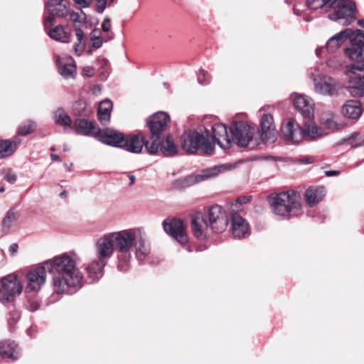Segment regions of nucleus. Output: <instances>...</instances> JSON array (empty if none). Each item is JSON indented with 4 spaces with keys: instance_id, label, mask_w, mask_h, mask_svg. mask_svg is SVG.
Wrapping results in <instances>:
<instances>
[{
    "instance_id": "bb28decb",
    "label": "nucleus",
    "mask_w": 364,
    "mask_h": 364,
    "mask_svg": "<svg viewBox=\"0 0 364 364\" xmlns=\"http://www.w3.org/2000/svg\"><path fill=\"white\" fill-rule=\"evenodd\" d=\"M362 109L360 102L357 100H348L342 107L343 114L349 119H358L361 114Z\"/></svg>"
},
{
    "instance_id": "72a5a7b5",
    "label": "nucleus",
    "mask_w": 364,
    "mask_h": 364,
    "mask_svg": "<svg viewBox=\"0 0 364 364\" xmlns=\"http://www.w3.org/2000/svg\"><path fill=\"white\" fill-rule=\"evenodd\" d=\"M222 168V166H215L204 169L200 174H198L195 176H188L187 178V181L191 183L203 181L204 180L218 176Z\"/></svg>"
},
{
    "instance_id": "393cba45",
    "label": "nucleus",
    "mask_w": 364,
    "mask_h": 364,
    "mask_svg": "<svg viewBox=\"0 0 364 364\" xmlns=\"http://www.w3.org/2000/svg\"><path fill=\"white\" fill-rule=\"evenodd\" d=\"M232 232L235 237L242 238L249 233V225L247 221L239 215L232 217Z\"/></svg>"
},
{
    "instance_id": "4be33fe9",
    "label": "nucleus",
    "mask_w": 364,
    "mask_h": 364,
    "mask_svg": "<svg viewBox=\"0 0 364 364\" xmlns=\"http://www.w3.org/2000/svg\"><path fill=\"white\" fill-rule=\"evenodd\" d=\"M191 228L193 235L197 238L205 236L206 231L210 228L206 215L200 213L195 214L192 218Z\"/></svg>"
},
{
    "instance_id": "2eb2a0df",
    "label": "nucleus",
    "mask_w": 364,
    "mask_h": 364,
    "mask_svg": "<svg viewBox=\"0 0 364 364\" xmlns=\"http://www.w3.org/2000/svg\"><path fill=\"white\" fill-rule=\"evenodd\" d=\"M146 151L150 154H156L161 151L165 156H172L178 153V146L171 135H167L163 141H160V139L152 141L150 146H146Z\"/></svg>"
},
{
    "instance_id": "b1692460",
    "label": "nucleus",
    "mask_w": 364,
    "mask_h": 364,
    "mask_svg": "<svg viewBox=\"0 0 364 364\" xmlns=\"http://www.w3.org/2000/svg\"><path fill=\"white\" fill-rule=\"evenodd\" d=\"M60 74L65 78L73 77L76 73V65L70 56L55 57Z\"/></svg>"
},
{
    "instance_id": "9b49d317",
    "label": "nucleus",
    "mask_w": 364,
    "mask_h": 364,
    "mask_svg": "<svg viewBox=\"0 0 364 364\" xmlns=\"http://www.w3.org/2000/svg\"><path fill=\"white\" fill-rule=\"evenodd\" d=\"M170 117L164 112H158L151 115L147 120V126L151 132V139H160L161 134L167 127Z\"/></svg>"
},
{
    "instance_id": "6ab92c4d",
    "label": "nucleus",
    "mask_w": 364,
    "mask_h": 364,
    "mask_svg": "<svg viewBox=\"0 0 364 364\" xmlns=\"http://www.w3.org/2000/svg\"><path fill=\"white\" fill-rule=\"evenodd\" d=\"M95 135L102 142L118 147H122L125 138L122 133L109 129L98 130L97 133H95Z\"/></svg>"
},
{
    "instance_id": "7ed1b4c3",
    "label": "nucleus",
    "mask_w": 364,
    "mask_h": 364,
    "mask_svg": "<svg viewBox=\"0 0 364 364\" xmlns=\"http://www.w3.org/2000/svg\"><path fill=\"white\" fill-rule=\"evenodd\" d=\"M305 6L309 9L332 10L328 18L343 26L350 24L355 19V4L351 0H306Z\"/></svg>"
},
{
    "instance_id": "bf43d9fd",
    "label": "nucleus",
    "mask_w": 364,
    "mask_h": 364,
    "mask_svg": "<svg viewBox=\"0 0 364 364\" xmlns=\"http://www.w3.org/2000/svg\"><path fill=\"white\" fill-rule=\"evenodd\" d=\"M325 174L327 176H338L339 174V172L337 171H326Z\"/></svg>"
},
{
    "instance_id": "39448f33",
    "label": "nucleus",
    "mask_w": 364,
    "mask_h": 364,
    "mask_svg": "<svg viewBox=\"0 0 364 364\" xmlns=\"http://www.w3.org/2000/svg\"><path fill=\"white\" fill-rule=\"evenodd\" d=\"M209 136L208 129L203 126L196 129L186 131L181 137V147L188 154H196L201 149L203 154L211 155L215 145L210 141Z\"/></svg>"
},
{
    "instance_id": "a211bd4d",
    "label": "nucleus",
    "mask_w": 364,
    "mask_h": 364,
    "mask_svg": "<svg viewBox=\"0 0 364 364\" xmlns=\"http://www.w3.org/2000/svg\"><path fill=\"white\" fill-rule=\"evenodd\" d=\"M293 103L296 109L306 119H311L314 115L313 100L304 95H295Z\"/></svg>"
},
{
    "instance_id": "1a4fd4ad",
    "label": "nucleus",
    "mask_w": 364,
    "mask_h": 364,
    "mask_svg": "<svg viewBox=\"0 0 364 364\" xmlns=\"http://www.w3.org/2000/svg\"><path fill=\"white\" fill-rule=\"evenodd\" d=\"M260 109L261 119L259 122V136L258 139L260 143L272 144L277 140V130L272 114L262 112Z\"/></svg>"
},
{
    "instance_id": "5701e85b",
    "label": "nucleus",
    "mask_w": 364,
    "mask_h": 364,
    "mask_svg": "<svg viewBox=\"0 0 364 364\" xmlns=\"http://www.w3.org/2000/svg\"><path fill=\"white\" fill-rule=\"evenodd\" d=\"M106 264L107 262L97 257V259L93 260L87 266L85 270L90 283L95 282L102 277L104 267Z\"/></svg>"
},
{
    "instance_id": "6e6d98bb",
    "label": "nucleus",
    "mask_w": 364,
    "mask_h": 364,
    "mask_svg": "<svg viewBox=\"0 0 364 364\" xmlns=\"http://www.w3.org/2000/svg\"><path fill=\"white\" fill-rule=\"evenodd\" d=\"M83 73L89 77L92 76L93 75V70L91 67H85L82 70Z\"/></svg>"
},
{
    "instance_id": "79ce46f5",
    "label": "nucleus",
    "mask_w": 364,
    "mask_h": 364,
    "mask_svg": "<svg viewBox=\"0 0 364 364\" xmlns=\"http://www.w3.org/2000/svg\"><path fill=\"white\" fill-rule=\"evenodd\" d=\"M74 112L80 116H87L91 111L87 109L85 102L80 100L75 103Z\"/></svg>"
},
{
    "instance_id": "c9c22d12",
    "label": "nucleus",
    "mask_w": 364,
    "mask_h": 364,
    "mask_svg": "<svg viewBox=\"0 0 364 364\" xmlns=\"http://www.w3.org/2000/svg\"><path fill=\"white\" fill-rule=\"evenodd\" d=\"M69 16L70 21L73 23L75 33H77V31L82 30V27L85 25L86 15L82 11H80V12H71Z\"/></svg>"
},
{
    "instance_id": "f704fd0d",
    "label": "nucleus",
    "mask_w": 364,
    "mask_h": 364,
    "mask_svg": "<svg viewBox=\"0 0 364 364\" xmlns=\"http://www.w3.org/2000/svg\"><path fill=\"white\" fill-rule=\"evenodd\" d=\"M46 6L49 13L60 17H65L69 14L67 2L63 0H59L56 3L50 1L46 4Z\"/></svg>"
},
{
    "instance_id": "338daca9",
    "label": "nucleus",
    "mask_w": 364,
    "mask_h": 364,
    "mask_svg": "<svg viewBox=\"0 0 364 364\" xmlns=\"http://www.w3.org/2000/svg\"><path fill=\"white\" fill-rule=\"evenodd\" d=\"M38 308V306H37V304H35V306L31 307V311H34L37 310Z\"/></svg>"
},
{
    "instance_id": "5fc2aeb1",
    "label": "nucleus",
    "mask_w": 364,
    "mask_h": 364,
    "mask_svg": "<svg viewBox=\"0 0 364 364\" xmlns=\"http://www.w3.org/2000/svg\"><path fill=\"white\" fill-rule=\"evenodd\" d=\"M250 198H251V197H247V196L240 197L237 199L236 203H240V205L245 204V203H247L250 200Z\"/></svg>"
},
{
    "instance_id": "0eeeda50",
    "label": "nucleus",
    "mask_w": 364,
    "mask_h": 364,
    "mask_svg": "<svg viewBox=\"0 0 364 364\" xmlns=\"http://www.w3.org/2000/svg\"><path fill=\"white\" fill-rule=\"evenodd\" d=\"M231 143L240 147L250 146L251 149L260 144L258 137L255 136V129L246 122H234L230 127Z\"/></svg>"
},
{
    "instance_id": "a19ab883",
    "label": "nucleus",
    "mask_w": 364,
    "mask_h": 364,
    "mask_svg": "<svg viewBox=\"0 0 364 364\" xmlns=\"http://www.w3.org/2000/svg\"><path fill=\"white\" fill-rule=\"evenodd\" d=\"M16 211L13 208L10 209L3 219V229H9L14 223L16 220Z\"/></svg>"
},
{
    "instance_id": "4d7b16f0",
    "label": "nucleus",
    "mask_w": 364,
    "mask_h": 364,
    "mask_svg": "<svg viewBox=\"0 0 364 364\" xmlns=\"http://www.w3.org/2000/svg\"><path fill=\"white\" fill-rule=\"evenodd\" d=\"M18 246L16 243H14V244L11 245L10 247H9V251H10V252L11 254L16 253L17 251H18Z\"/></svg>"
},
{
    "instance_id": "58836bf2",
    "label": "nucleus",
    "mask_w": 364,
    "mask_h": 364,
    "mask_svg": "<svg viewBox=\"0 0 364 364\" xmlns=\"http://www.w3.org/2000/svg\"><path fill=\"white\" fill-rule=\"evenodd\" d=\"M77 43L74 46L75 53L80 56L85 49V36L82 30H77L75 33Z\"/></svg>"
},
{
    "instance_id": "ddd939ff",
    "label": "nucleus",
    "mask_w": 364,
    "mask_h": 364,
    "mask_svg": "<svg viewBox=\"0 0 364 364\" xmlns=\"http://www.w3.org/2000/svg\"><path fill=\"white\" fill-rule=\"evenodd\" d=\"M163 228L168 235L179 243L184 245L188 242V235L182 220L178 218L166 220L163 222Z\"/></svg>"
},
{
    "instance_id": "cd10ccee",
    "label": "nucleus",
    "mask_w": 364,
    "mask_h": 364,
    "mask_svg": "<svg viewBox=\"0 0 364 364\" xmlns=\"http://www.w3.org/2000/svg\"><path fill=\"white\" fill-rule=\"evenodd\" d=\"M133 250H134L136 259L140 262L144 260L149 254V245L142 235H137L136 240L134 245Z\"/></svg>"
},
{
    "instance_id": "20e7f679",
    "label": "nucleus",
    "mask_w": 364,
    "mask_h": 364,
    "mask_svg": "<svg viewBox=\"0 0 364 364\" xmlns=\"http://www.w3.org/2000/svg\"><path fill=\"white\" fill-rule=\"evenodd\" d=\"M267 200L272 213L277 215L294 217L302 213L300 195L294 190L272 194Z\"/></svg>"
},
{
    "instance_id": "ea45409f",
    "label": "nucleus",
    "mask_w": 364,
    "mask_h": 364,
    "mask_svg": "<svg viewBox=\"0 0 364 364\" xmlns=\"http://www.w3.org/2000/svg\"><path fill=\"white\" fill-rule=\"evenodd\" d=\"M343 141L353 147L361 146L364 145V134L360 135L359 132H355L348 137L344 139Z\"/></svg>"
},
{
    "instance_id": "774afa93",
    "label": "nucleus",
    "mask_w": 364,
    "mask_h": 364,
    "mask_svg": "<svg viewBox=\"0 0 364 364\" xmlns=\"http://www.w3.org/2000/svg\"><path fill=\"white\" fill-rule=\"evenodd\" d=\"M5 188L4 187H0V193L4 192Z\"/></svg>"
},
{
    "instance_id": "09e8293b",
    "label": "nucleus",
    "mask_w": 364,
    "mask_h": 364,
    "mask_svg": "<svg viewBox=\"0 0 364 364\" xmlns=\"http://www.w3.org/2000/svg\"><path fill=\"white\" fill-rule=\"evenodd\" d=\"M55 16V14H51L50 13V14L47 17H46V18L44 20L45 28L47 29L53 24L54 21H55V18H54Z\"/></svg>"
},
{
    "instance_id": "0e129e2a",
    "label": "nucleus",
    "mask_w": 364,
    "mask_h": 364,
    "mask_svg": "<svg viewBox=\"0 0 364 364\" xmlns=\"http://www.w3.org/2000/svg\"><path fill=\"white\" fill-rule=\"evenodd\" d=\"M358 24L362 27V28H364V19H359L358 21Z\"/></svg>"
},
{
    "instance_id": "9d476101",
    "label": "nucleus",
    "mask_w": 364,
    "mask_h": 364,
    "mask_svg": "<svg viewBox=\"0 0 364 364\" xmlns=\"http://www.w3.org/2000/svg\"><path fill=\"white\" fill-rule=\"evenodd\" d=\"M206 217L210 228L215 232H223L228 225L226 214L223 212L222 207L220 205H215L210 207Z\"/></svg>"
},
{
    "instance_id": "680f3d73",
    "label": "nucleus",
    "mask_w": 364,
    "mask_h": 364,
    "mask_svg": "<svg viewBox=\"0 0 364 364\" xmlns=\"http://www.w3.org/2000/svg\"><path fill=\"white\" fill-rule=\"evenodd\" d=\"M128 176H129V180H130L129 186H132V185H133V184H134V181H135V176H134V175L131 174V173H129Z\"/></svg>"
},
{
    "instance_id": "412c9836",
    "label": "nucleus",
    "mask_w": 364,
    "mask_h": 364,
    "mask_svg": "<svg viewBox=\"0 0 364 364\" xmlns=\"http://www.w3.org/2000/svg\"><path fill=\"white\" fill-rule=\"evenodd\" d=\"M314 85L316 92L323 95H332L336 92V82L328 76L315 78Z\"/></svg>"
},
{
    "instance_id": "c03bdc74",
    "label": "nucleus",
    "mask_w": 364,
    "mask_h": 364,
    "mask_svg": "<svg viewBox=\"0 0 364 364\" xmlns=\"http://www.w3.org/2000/svg\"><path fill=\"white\" fill-rule=\"evenodd\" d=\"M35 123L29 122L27 124L21 125L18 127V133L19 135L26 136L34 130Z\"/></svg>"
},
{
    "instance_id": "3c124183",
    "label": "nucleus",
    "mask_w": 364,
    "mask_h": 364,
    "mask_svg": "<svg viewBox=\"0 0 364 364\" xmlns=\"http://www.w3.org/2000/svg\"><path fill=\"white\" fill-rule=\"evenodd\" d=\"M303 7L304 6L301 3L295 4L293 9L294 14L296 16H301L304 11Z\"/></svg>"
},
{
    "instance_id": "e433bc0d",
    "label": "nucleus",
    "mask_w": 364,
    "mask_h": 364,
    "mask_svg": "<svg viewBox=\"0 0 364 364\" xmlns=\"http://www.w3.org/2000/svg\"><path fill=\"white\" fill-rule=\"evenodd\" d=\"M17 148V144L10 140L0 142V159L8 157L13 154Z\"/></svg>"
},
{
    "instance_id": "c85d7f7f",
    "label": "nucleus",
    "mask_w": 364,
    "mask_h": 364,
    "mask_svg": "<svg viewBox=\"0 0 364 364\" xmlns=\"http://www.w3.org/2000/svg\"><path fill=\"white\" fill-rule=\"evenodd\" d=\"M95 125L92 121L85 119H77L74 122L73 130L77 134L90 136L95 133Z\"/></svg>"
},
{
    "instance_id": "423d86ee",
    "label": "nucleus",
    "mask_w": 364,
    "mask_h": 364,
    "mask_svg": "<svg viewBox=\"0 0 364 364\" xmlns=\"http://www.w3.org/2000/svg\"><path fill=\"white\" fill-rule=\"evenodd\" d=\"M114 242L115 250L117 252L118 269L126 272L130 267L134 245L136 240L137 234L132 229L112 232Z\"/></svg>"
},
{
    "instance_id": "473e14b6",
    "label": "nucleus",
    "mask_w": 364,
    "mask_h": 364,
    "mask_svg": "<svg viewBox=\"0 0 364 364\" xmlns=\"http://www.w3.org/2000/svg\"><path fill=\"white\" fill-rule=\"evenodd\" d=\"M325 196V189L323 187L316 188H309L305 193L306 201L308 205L313 207L318 204Z\"/></svg>"
},
{
    "instance_id": "37998d69",
    "label": "nucleus",
    "mask_w": 364,
    "mask_h": 364,
    "mask_svg": "<svg viewBox=\"0 0 364 364\" xmlns=\"http://www.w3.org/2000/svg\"><path fill=\"white\" fill-rule=\"evenodd\" d=\"M211 76L210 74L203 69L199 70L198 75V81L203 85H207L210 82Z\"/></svg>"
},
{
    "instance_id": "49530a36",
    "label": "nucleus",
    "mask_w": 364,
    "mask_h": 364,
    "mask_svg": "<svg viewBox=\"0 0 364 364\" xmlns=\"http://www.w3.org/2000/svg\"><path fill=\"white\" fill-rule=\"evenodd\" d=\"M96 33H98L97 31H93L92 33L91 41H92V47L97 49L100 48L102 45V41L99 36H96Z\"/></svg>"
},
{
    "instance_id": "2f4dec72",
    "label": "nucleus",
    "mask_w": 364,
    "mask_h": 364,
    "mask_svg": "<svg viewBox=\"0 0 364 364\" xmlns=\"http://www.w3.org/2000/svg\"><path fill=\"white\" fill-rule=\"evenodd\" d=\"M53 119L56 124L63 127L65 132L73 130L72 120L63 108L59 107L54 112Z\"/></svg>"
},
{
    "instance_id": "f3484780",
    "label": "nucleus",
    "mask_w": 364,
    "mask_h": 364,
    "mask_svg": "<svg viewBox=\"0 0 364 364\" xmlns=\"http://www.w3.org/2000/svg\"><path fill=\"white\" fill-rule=\"evenodd\" d=\"M147 140L145 139L142 133L132 134L127 135L124 140L122 147L131 153L139 154L141 152L143 147L146 149V146H150Z\"/></svg>"
},
{
    "instance_id": "69168bd1",
    "label": "nucleus",
    "mask_w": 364,
    "mask_h": 364,
    "mask_svg": "<svg viewBox=\"0 0 364 364\" xmlns=\"http://www.w3.org/2000/svg\"><path fill=\"white\" fill-rule=\"evenodd\" d=\"M66 196H67V192L65 191L60 193V197H61V198L65 197Z\"/></svg>"
},
{
    "instance_id": "f257e3e1",
    "label": "nucleus",
    "mask_w": 364,
    "mask_h": 364,
    "mask_svg": "<svg viewBox=\"0 0 364 364\" xmlns=\"http://www.w3.org/2000/svg\"><path fill=\"white\" fill-rule=\"evenodd\" d=\"M348 39H350L351 46L345 49V54L351 60L357 61L358 65L347 66L349 85L346 90L351 96L362 97L364 96V33L357 30L355 34L353 29L346 28L331 37L326 48L328 53H333Z\"/></svg>"
},
{
    "instance_id": "603ef678",
    "label": "nucleus",
    "mask_w": 364,
    "mask_h": 364,
    "mask_svg": "<svg viewBox=\"0 0 364 364\" xmlns=\"http://www.w3.org/2000/svg\"><path fill=\"white\" fill-rule=\"evenodd\" d=\"M111 21L109 18H105L102 23V28L105 32H109L111 28Z\"/></svg>"
},
{
    "instance_id": "4c0bfd02",
    "label": "nucleus",
    "mask_w": 364,
    "mask_h": 364,
    "mask_svg": "<svg viewBox=\"0 0 364 364\" xmlns=\"http://www.w3.org/2000/svg\"><path fill=\"white\" fill-rule=\"evenodd\" d=\"M48 35L52 39L55 41L64 43L68 41V36L64 31L63 27L60 26H57L53 29L50 30Z\"/></svg>"
},
{
    "instance_id": "4468645a",
    "label": "nucleus",
    "mask_w": 364,
    "mask_h": 364,
    "mask_svg": "<svg viewBox=\"0 0 364 364\" xmlns=\"http://www.w3.org/2000/svg\"><path fill=\"white\" fill-rule=\"evenodd\" d=\"M46 271H48V267L46 262L41 266L28 271L26 274L27 289L33 291H39L46 282Z\"/></svg>"
},
{
    "instance_id": "de8ad7c7",
    "label": "nucleus",
    "mask_w": 364,
    "mask_h": 364,
    "mask_svg": "<svg viewBox=\"0 0 364 364\" xmlns=\"http://www.w3.org/2000/svg\"><path fill=\"white\" fill-rule=\"evenodd\" d=\"M96 1V10L99 13H102L106 6L107 0H95Z\"/></svg>"
},
{
    "instance_id": "864d4df0",
    "label": "nucleus",
    "mask_w": 364,
    "mask_h": 364,
    "mask_svg": "<svg viewBox=\"0 0 364 364\" xmlns=\"http://www.w3.org/2000/svg\"><path fill=\"white\" fill-rule=\"evenodd\" d=\"M75 4L79 5L82 8L87 7L92 0H74Z\"/></svg>"
},
{
    "instance_id": "052dcab7",
    "label": "nucleus",
    "mask_w": 364,
    "mask_h": 364,
    "mask_svg": "<svg viewBox=\"0 0 364 364\" xmlns=\"http://www.w3.org/2000/svg\"><path fill=\"white\" fill-rule=\"evenodd\" d=\"M298 161L303 164H308L311 162V159L309 157H304L298 159Z\"/></svg>"
},
{
    "instance_id": "f03ea898",
    "label": "nucleus",
    "mask_w": 364,
    "mask_h": 364,
    "mask_svg": "<svg viewBox=\"0 0 364 364\" xmlns=\"http://www.w3.org/2000/svg\"><path fill=\"white\" fill-rule=\"evenodd\" d=\"M77 259V254L70 251L46 262L48 272L53 274L52 284L56 293L70 294L72 288L82 287L83 274L76 267Z\"/></svg>"
},
{
    "instance_id": "7c9ffc66",
    "label": "nucleus",
    "mask_w": 364,
    "mask_h": 364,
    "mask_svg": "<svg viewBox=\"0 0 364 364\" xmlns=\"http://www.w3.org/2000/svg\"><path fill=\"white\" fill-rule=\"evenodd\" d=\"M302 129L304 131V140L308 141L317 140L326 134L323 132L321 128L315 123H304Z\"/></svg>"
},
{
    "instance_id": "e2e57ef3",
    "label": "nucleus",
    "mask_w": 364,
    "mask_h": 364,
    "mask_svg": "<svg viewBox=\"0 0 364 364\" xmlns=\"http://www.w3.org/2000/svg\"><path fill=\"white\" fill-rule=\"evenodd\" d=\"M50 158L53 161H60V156L58 155H57V154H51L50 155Z\"/></svg>"
},
{
    "instance_id": "dca6fc26",
    "label": "nucleus",
    "mask_w": 364,
    "mask_h": 364,
    "mask_svg": "<svg viewBox=\"0 0 364 364\" xmlns=\"http://www.w3.org/2000/svg\"><path fill=\"white\" fill-rule=\"evenodd\" d=\"M115 250L112 232L100 237L95 243L96 255L99 259L107 262Z\"/></svg>"
},
{
    "instance_id": "a878e982",
    "label": "nucleus",
    "mask_w": 364,
    "mask_h": 364,
    "mask_svg": "<svg viewBox=\"0 0 364 364\" xmlns=\"http://www.w3.org/2000/svg\"><path fill=\"white\" fill-rule=\"evenodd\" d=\"M0 355L6 359L16 360L19 358V351L18 346L9 340L1 341L0 343Z\"/></svg>"
},
{
    "instance_id": "8fccbe9b",
    "label": "nucleus",
    "mask_w": 364,
    "mask_h": 364,
    "mask_svg": "<svg viewBox=\"0 0 364 364\" xmlns=\"http://www.w3.org/2000/svg\"><path fill=\"white\" fill-rule=\"evenodd\" d=\"M4 178L8 183L14 184L17 180V176L14 173L9 172L6 173Z\"/></svg>"
},
{
    "instance_id": "aec40b11",
    "label": "nucleus",
    "mask_w": 364,
    "mask_h": 364,
    "mask_svg": "<svg viewBox=\"0 0 364 364\" xmlns=\"http://www.w3.org/2000/svg\"><path fill=\"white\" fill-rule=\"evenodd\" d=\"M211 129L214 141L223 149L230 147L231 139L228 134L226 126L222 123H215L213 124Z\"/></svg>"
},
{
    "instance_id": "13d9d810",
    "label": "nucleus",
    "mask_w": 364,
    "mask_h": 364,
    "mask_svg": "<svg viewBox=\"0 0 364 364\" xmlns=\"http://www.w3.org/2000/svg\"><path fill=\"white\" fill-rule=\"evenodd\" d=\"M101 87L100 85H95L92 88V92L94 95H97L101 92Z\"/></svg>"
},
{
    "instance_id": "6e6552de",
    "label": "nucleus",
    "mask_w": 364,
    "mask_h": 364,
    "mask_svg": "<svg viewBox=\"0 0 364 364\" xmlns=\"http://www.w3.org/2000/svg\"><path fill=\"white\" fill-rule=\"evenodd\" d=\"M22 291V285L16 275L8 274L0 281V301L3 303L11 301L14 297L19 295Z\"/></svg>"
},
{
    "instance_id": "a18cd8bd",
    "label": "nucleus",
    "mask_w": 364,
    "mask_h": 364,
    "mask_svg": "<svg viewBox=\"0 0 364 364\" xmlns=\"http://www.w3.org/2000/svg\"><path fill=\"white\" fill-rule=\"evenodd\" d=\"M323 124H324V126L326 127V128L328 129H336L338 127V124L336 122V120L334 119V117L333 116H330L328 117H327L326 119H323Z\"/></svg>"
},
{
    "instance_id": "f8f14e48",
    "label": "nucleus",
    "mask_w": 364,
    "mask_h": 364,
    "mask_svg": "<svg viewBox=\"0 0 364 364\" xmlns=\"http://www.w3.org/2000/svg\"><path fill=\"white\" fill-rule=\"evenodd\" d=\"M281 132L284 139L292 144H299L304 140L303 129L294 119L284 122Z\"/></svg>"
},
{
    "instance_id": "c756f323",
    "label": "nucleus",
    "mask_w": 364,
    "mask_h": 364,
    "mask_svg": "<svg viewBox=\"0 0 364 364\" xmlns=\"http://www.w3.org/2000/svg\"><path fill=\"white\" fill-rule=\"evenodd\" d=\"M112 108V102L109 99H105L99 104L97 117L102 124H107L109 122Z\"/></svg>"
}]
</instances>
